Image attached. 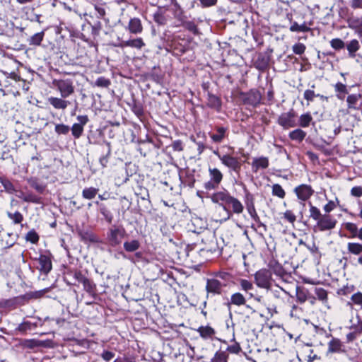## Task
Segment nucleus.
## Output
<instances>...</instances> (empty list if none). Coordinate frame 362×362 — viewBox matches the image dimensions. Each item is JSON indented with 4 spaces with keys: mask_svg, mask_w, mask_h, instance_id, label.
Here are the masks:
<instances>
[{
    "mask_svg": "<svg viewBox=\"0 0 362 362\" xmlns=\"http://www.w3.org/2000/svg\"><path fill=\"white\" fill-rule=\"evenodd\" d=\"M52 84L59 92L62 98H66L74 93V86L71 79H55Z\"/></svg>",
    "mask_w": 362,
    "mask_h": 362,
    "instance_id": "f257e3e1",
    "label": "nucleus"
},
{
    "mask_svg": "<svg viewBox=\"0 0 362 362\" xmlns=\"http://www.w3.org/2000/svg\"><path fill=\"white\" fill-rule=\"evenodd\" d=\"M215 154L218 156L223 165L234 171L237 175H239L241 169V163L238 158L230 154L221 155L218 152H215Z\"/></svg>",
    "mask_w": 362,
    "mask_h": 362,
    "instance_id": "f03ea898",
    "label": "nucleus"
},
{
    "mask_svg": "<svg viewBox=\"0 0 362 362\" xmlns=\"http://www.w3.org/2000/svg\"><path fill=\"white\" fill-rule=\"evenodd\" d=\"M256 285L262 288L269 289L272 285V273L267 269L257 271L255 275Z\"/></svg>",
    "mask_w": 362,
    "mask_h": 362,
    "instance_id": "7ed1b4c3",
    "label": "nucleus"
},
{
    "mask_svg": "<svg viewBox=\"0 0 362 362\" xmlns=\"http://www.w3.org/2000/svg\"><path fill=\"white\" fill-rule=\"evenodd\" d=\"M337 220L328 214L323 215L315 226L320 231L329 230L335 228Z\"/></svg>",
    "mask_w": 362,
    "mask_h": 362,
    "instance_id": "20e7f679",
    "label": "nucleus"
},
{
    "mask_svg": "<svg viewBox=\"0 0 362 362\" xmlns=\"http://www.w3.org/2000/svg\"><path fill=\"white\" fill-rule=\"evenodd\" d=\"M294 192L300 200L305 202L311 197L314 190L310 185L303 184L296 187L294 189Z\"/></svg>",
    "mask_w": 362,
    "mask_h": 362,
    "instance_id": "39448f33",
    "label": "nucleus"
},
{
    "mask_svg": "<svg viewBox=\"0 0 362 362\" xmlns=\"http://www.w3.org/2000/svg\"><path fill=\"white\" fill-rule=\"evenodd\" d=\"M230 197V194L224 190L212 194L210 198L214 203L220 204L223 206L224 210H226V205H227Z\"/></svg>",
    "mask_w": 362,
    "mask_h": 362,
    "instance_id": "423d86ee",
    "label": "nucleus"
},
{
    "mask_svg": "<svg viewBox=\"0 0 362 362\" xmlns=\"http://www.w3.org/2000/svg\"><path fill=\"white\" fill-rule=\"evenodd\" d=\"M278 123L284 129L293 127L296 125L294 114L292 112L281 114L278 119Z\"/></svg>",
    "mask_w": 362,
    "mask_h": 362,
    "instance_id": "0eeeda50",
    "label": "nucleus"
},
{
    "mask_svg": "<svg viewBox=\"0 0 362 362\" xmlns=\"http://www.w3.org/2000/svg\"><path fill=\"white\" fill-rule=\"evenodd\" d=\"M49 103L57 110H65L70 105L69 100H65L64 98L49 97L47 99Z\"/></svg>",
    "mask_w": 362,
    "mask_h": 362,
    "instance_id": "6e6552de",
    "label": "nucleus"
},
{
    "mask_svg": "<svg viewBox=\"0 0 362 362\" xmlns=\"http://www.w3.org/2000/svg\"><path fill=\"white\" fill-rule=\"evenodd\" d=\"M39 263V269L44 274H48L52 269V262L49 257L40 255L37 259Z\"/></svg>",
    "mask_w": 362,
    "mask_h": 362,
    "instance_id": "1a4fd4ad",
    "label": "nucleus"
},
{
    "mask_svg": "<svg viewBox=\"0 0 362 362\" xmlns=\"http://www.w3.org/2000/svg\"><path fill=\"white\" fill-rule=\"evenodd\" d=\"M251 165L252 171L257 173L259 169H265L269 166V159L264 156L254 158Z\"/></svg>",
    "mask_w": 362,
    "mask_h": 362,
    "instance_id": "9d476101",
    "label": "nucleus"
},
{
    "mask_svg": "<svg viewBox=\"0 0 362 362\" xmlns=\"http://www.w3.org/2000/svg\"><path fill=\"white\" fill-rule=\"evenodd\" d=\"M348 26L354 30L359 36L362 35V17L353 16L348 20Z\"/></svg>",
    "mask_w": 362,
    "mask_h": 362,
    "instance_id": "9b49d317",
    "label": "nucleus"
},
{
    "mask_svg": "<svg viewBox=\"0 0 362 362\" xmlns=\"http://www.w3.org/2000/svg\"><path fill=\"white\" fill-rule=\"evenodd\" d=\"M222 289L221 283L215 279H208L206 284V290L209 293H220Z\"/></svg>",
    "mask_w": 362,
    "mask_h": 362,
    "instance_id": "f8f14e48",
    "label": "nucleus"
},
{
    "mask_svg": "<svg viewBox=\"0 0 362 362\" xmlns=\"http://www.w3.org/2000/svg\"><path fill=\"white\" fill-rule=\"evenodd\" d=\"M197 332L204 339H212L216 334V331L210 326H201Z\"/></svg>",
    "mask_w": 362,
    "mask_h": 362,
    "instance_id": "ddd939ff",
    "label": "nucleus"
},
{
    "mask_svg": "<svg viewBox=\"0 0 362 362\" xmlns=\"http://www.w3.org/2000/svg\"><path fill=\"white\" fill-rule=\"evenodd\" d=\"M128 29L131 33H141L142 32L143 28L140 19L138 18H132L129 21Z\"/></svg>",
    "mask_w": 362,
    "mask_h": 362,
    "instance_id": "4468645a",
    "label": "nucleus"
},
{
    "mask_svg": "<svg viewBox=\"0 0 362 362\" xmlns=\"http://www.w3.org/2000/svg\"><path fill=\"white\" fill-rule=\"evenodd\" d=\"M350 328L356 332L362 333V313H356L355 317L350 319Z\"/></svg>",
    "mask_w": 362,
    "mask_h": 362,
    "instance_id": "2eb2a0df",
    "label": "nucleus"
},
{
    "mask_svg": "<svg viewBox=\"0 0 362 362\" xmlns=\"http://www.w3.org/2000/svg\"><path fill=\"white\" fill-rule=\"evenodd\" d=\"M144 46H145V43L144 42L143 40L140 37L134 40L123 41L120 45V47H131L136 49H141Z\"/></svg>",
    "mask_w": 362,
    "mask_h": 362,
    "instance_id": "dca6fc26",
    "label": "nucleus"
},
{
    "mask_svg": "<svg viewBox=\"0 0 362 362\" xmlns=\"http://www.w3.org/2000/svg\"><path fill=\"white\" fill-rule=\"evenodd\" d=\"M336 96L338 99L343 100L345 95L348 93V89L345 84L338 82L334 85Z\"/></svg>",
    "mask_w": 362,
    "mask_h": 362,
    "instance_id": "f3484780",
    "label": "nucleus"
},
{
    "mask_svg": "<svg viewBox=\"0 0 362 362\" xmlns=\"http://www.w3.org/2000/svg\"><path fill=\"white\" fill-rule=\"evenodd\" d=\"M227 205L232 207L233 211L235 214H240L243 211V206L241 202L233 197H230Z\"/></svg>",
    "mask_w": 362,
    "mask_h": 362,
    "instance_id": "a211bd4d",
    "label": "nucleus"
},
{
    "mask_svg": "<svg viewBox=\"0 0 362 362\" xmlns=\"http://www.w3.org/2000/svg\"><path fill=\"white\" fill-rule=\"evenodd\" d=\"M341 342L338 339H332L328 343L327 354L329 353H338L341 351Z\"/></svg>",
    "mask_w": 362,
    "mask_h": 362,
    "instance_id": "6ab92c4d",
    "label": "nucleus"
},
{
    "mask_svg": "<svg viewBox=\"0 0 362 362\" xmlns=\"http://www.w3.org/2000/svg\"><path fill=\"white\" fill-rule=\"evenodd\" d=\"M347 250L351 254L358 255L362 253V244L349 242L347 243Z\"/></svg>",
    "mask_w": 362,
    "mask_h": 362,
    "instance_id": "aec40b11",
    "label": "nucleus"
},
{
    "mask_svg": "<svg viewBox=\"0 0 362 362\" xmlns=\"http://www.w3.org/2000/svg\"><path fill=\"white\" fill-rule=\"evenodd\" d=\"M209 171L211 180L219 185L223 179L222 173L218 168H209Z\"/></svg>",
    "mask_w": 362,
    "mask_h": 362,
    "instance_id": "412c9836",
    "label": "nucleus"
},
{
    "mask_svg": "<svg viewBox=\"0 0 362 362\" xmlns=\"http://www.w3.org/2000/svg\"><path fill=\"white\" fill-rule=\"evenodd\" d=\"M239 282L241 289L248 293L250 298H253L254 294L249 292L254 288L252 283L247 279H240Z\"/></svg>",
    "mask_w": 362,
    "mask_h": 362,
    "instance_id": "4be33fe9",
    "label": "nucleus"
},
{
    "mask_svg": "<svg viewBox=\"0 0 362 362\" xmlns=\"http://www.w3.org/2000/svg\"><path fill=\"white\" fill-rule=\"evenodd\" d=\"M230 302L233 305L240 306L245 304L246 299L242 293H235L231 296Z\"/></svg>",
    "mask_w": 362,
    "mask_h": 362,
    "instance_id": "5701e85b",
    "label": "nucleus"
},
{
    "mask_svg": "<svg viewBox=\"0 0 362 362\" xmlns=\"http://www.w3.org/2000/svg\"><path fill=\"white\" fill-rule=\"evenodd\" d=\"M122 236V232L119 228L111 229L110 240L112 245H117L120 243L119 237Z\"/></svg>",
    "mask_w": 362,
    "mask_h": 362,
    "instance_id": "b1692460",
    "label": "nucleus"
},
{
    "mask_svg": "<svg viewBox=\"0 0 362 362\" xmlns=\"http://www.w3.org/2000/svg\"><path fill=\"white\" fill-rule=\"evenodd\" d=\"M140 243L136 240H132L131 241H127L124 243V248L127 252H134L139 249Z\"/></svg>",
    "mask_w": 362,
    "mask_h": 362,
    "instance_id": "393cba45",
    "label": "nucleus"
},
{
    "mask_svg": "<svg viewBox=\"0 0 362 362\" xmlns=\"http://www.w3.org/2000/svg\"><path fill=\"white\" fill-rule=\"evenodd\" d=\"M98 192V189L95 187L85 188L82 192V196L86 199H92L96 196Z\"/></svg>",
    "mask_w": 362,
    "mask_h": 362,
    "instance_id": "a878e982",
    "label": "nucleus"
},
{
    "mask_svg": "<svg viewBox=\"0 0 362 362\" xmlns=\"http://www.w3.org/2000/svg\"><path fill=\"white\" fill-rule=\"evenodd\" d=\"M296 298L300 303H305L308 299V291L304 288H296Z\"/></svg>",
    "mask_w": 362,
    "mask_h": 362,
    "instance_id": "bb28decb",
    "label": "nucleus"
},
{
    "mask_svg": "<svg viewBox=\"0 0 362 362\" xmlns=\"http://www.w3.org/2000/svg\"><path fill=\"white\" fill-rule=\"evenodd\" d=\"M361 98L360 94H351L348 95L346 98L348 108L349 109H356V105L358 103V100Z\"/></svg>",
    "mask_w": 362,
    "mask_h": 362,
    "instance_id": "cd10ccee",
    "label": "nucleus"
},
{
    "mask_svg": "<svg viewBox=\"0 0 362 362\" xmlns=\"http://www.w3.org/2000/svg\"><path fill=\"white\" fill-rule=\"evenodd\" d=\"M346 47L349 51V56L354 57L355 56V52L358 51L360 47L359 42L357 40H352L346 45Z\"/></svg>",
    "mask_w": 362,
    "mask_h": 362,
    "instance_id": "c85d7f7f",
    "label": "nucleus"
},
{
    "mask_svg": "<svg viewBox=\"0 0 362 362\" xmlns=\"http://www.w3.org/2000/svg\"><path fill=\"white\" fill-rule=\"evenodd\" d=\"M305 135L306 134L305 132L300 129H297L290 132L289 137L292 140L301 141L304 139Z\"/></svg>",
    "mask_w": 362,
    "mask_h": 362,
    "instance_id": "c756f323",
    "label": "nucleus"
},
{
    "mask_svg": "<svg viewBox=\"0 0 362 362\" xmlns=\"http://www.w3.org/2000/svg\"><path fill=\"white\" fill-rule=\"evenodd\" d=\"M226 129L224 127H218L216 134L211 135V138L215 142H221L225 137Z\"/></svg>",
    "mask_w": 362,
    "mask_h": 362,
    "instance_id": "7c9ffc66",
    "label": "nucleus"
},
{
    "mask_svg": "<svg viewBox=\"0 0 362 362\" xmlns=\"http://www.w3.org/2000/svg\"><path fill=\"white\" fill-rule=\"evenodd\" d=\"M310 206V217L315 221H318L320 218L323 216L322 215L320 211L315 206H313L310 202L309 203Z\"/></svg>",
    "mask_w": 362,
    "mask_h": 362,
    "instance_id": "2f4dec72",
    "label": "nucleus"
},
{
    "mask_svg": "<svg viewBox=\"0 0 362 362\" xmlns=\"http://www.w3.org/2000/svg\"><path fill=\"white\" fill-rule=\"evenodd\" d=\"M344 227L351 233L350 238H356L358 227L355 223L347 222L344 224Z\"/></svg>",
    "mask_w": 362,
    "mask_h": 362,
    "instance_id": "473e14b6",
    "label": "nucleus"
},
{
    "mask_svg": "<svg viewBox=\"0 0 362 362\" xmlns=\"http://www.w3.org/2000/svg\"><path fill=\"white\" fill-rule=\"evenodd\" d=\"M310 29L305 23L299 25L298 23L294 22L290 27L291 32H308Z\"/></svg>",
    "mask_w": 362,
    "mask_h": 362,
    "instance_id": "72a5a7b5",
    "label": "nucleus"
},
{
    "mask_svg": "<svg viewBox=\"0 0 362 362\" xmlns=\"http://www.w3.org/2000/svg\"><path fill=\"white\" fill-rule=\"evenodd\" d=\"M272 194L281 199H284L285 197L286 192L280 185L274 184L272 186Z\"/></svg>",
    "mask_w": 362,
    "mask_h": 362,
    "instance_id": "f704fd0d",
    "label": "nucleus"
},
{
    "mask_svg": "<svg viewBox=\"0 0 362 362\" xmlns=\"http://www.w3.org/2000/svg\"><path fill=\"white\" fill-rule=\"evenodd\" d=\"M44 37V33H37L33 35L29 40L30 45H40Z\"/></svg>",
    "mask_w": 362,
    "mask_h": 362,
    "instance_id": "c9c22d12",
    "label": "nucleus"
},
{
    "mask_svg": "<svg viewBox=\"0 0 362 362\" xmlns=\"http://www.w3.org/2000/svg\"><path fill=\"white\" fill-rule=\"evenodd\" d=\"M7 215L9 217V218L13 221V223L15 224L21 223L23 220V215L18 211H16L14 213L8 212Z\"/></svg>",
    "mask_w": 362,
    "mask_h": 362,
    "instance_id": "e433bc0d",
    "label": "nucleus"
},
{
    "mask_svg": "<svg viewBox=\"0 0 362 362\" xmlns=\"http://www.w3.org/2000/svg\"><path fill=\"white\" fill-rule=\"evenodd\" d=\"M71 132L75 138H79L83 132V127L78 123H75L71 127Z\"/></svg>",
    "mask_w": 362,
    "mask_h": 362,
    "instance_id": "4c0bfd02",
    "label": "nucleus"
},
{
    "mask_svg": "<svg viewBox=\"0 0 362 362\" xmlns=\"http://www.w3.org/2000/svg\"><path fill=\"white\" fill-rule=\"evenodd\" d=\"M312 120V117L309 113L302 115L300 117V125L302 127H307L309 126Z\"/></svg>",
    "mask_w": 362,
    "mask_h": 362,
    "instance_id": "58836bf2",
    "label": "nucleus"
},
{
    "mask_svg": "<svg viewBox=\"0 0 362 362\" xmlns=\"http://www.w3.org/2000/svg\"><path fill=\"white\" fill-rule=\"evenodd\" d=\"M212 362H227V356L225 352H217L212 359Z\"/></svg>",
    "mask_w": 362,
    "mask_h": 362,
    "instance_id": "ea45409f",
    "label": "nucleus"
},
{
    "mask_svg": "<svg viewBox=\"0 0 362 362\" xmlns=\"http://www.w3.org/2000/svg\"><path fill=\"white\" fill-rule=\"evenodd\" d=\"M305 49H306V47L303 43H296L292 47L293 52L296 54H303L305 50Z\"/></svg>",
    "mask_w": 362,
    "mask_h": 362,
    "instance_id": "a19ab883",
    "label": "nucleus"
},
{
    "mask_svg": "<svg viewBox=\"0 0 362 362\" xmlns=\"http://www.w3.org/2000/svg\"><path fill=\"white\" fill-rule=\"evenodd\" d=\"M351 301L362 308V293L361 292H357L354 294H353L351 297Z\"/></svg>",
    "mask_w": 362,
    "mask_h": 362,
    "instance_id": "79ce46f5",
    "label": "nucleus"
},
{
    "mask_svg": "<svg viewBox=\"0 0 362 362\" xmlns=\"http://www.w3.org/2000/svg\"><path fill=\"white\" fill-rule=\"evenodd\" d=\"M55 132L59 134H66L69 132V127L63 124H59L55 126Z\"/></svg>",
    "mask_w": 362,
    "mask_h": 362,
    "instance_id": "37998d69",
    "label": "nucleus"
},
{
    "mask_svg": "<svg viewBox=\"0 0 362 362\" xmlns=\"http://www.w3.org/2000/svg\"><path fill=\"white\" fill-rule=\"evenodd\" d=\"M315 97H320L321 98H323V95L320 94H315V92L312 90H306L304 92V98L308 101H313Z\"/></svg>",
    "mask_w": 362,
    "mask_h": 362,
    "instance_id": "c03bdc74",
    "label": "nucleus"
},
{
    "mask_svg": "<svg viewBox=\"0 0 362 362\" xmlns=\"http://www.w3.org/2000/svg\"><path fill=\"white\" fill-rule=\"evenodd\" d=\"M95 84L98 87L107 88L110 84V81L105 77H99Z\"/></svg>",
    "mask_w": 362,
    "mask_h": 362,
    "instance_id": "a18cd8bd",
    "label": "nucleus"
},
{
    "mask_svg": "<svg viewBox=\"0 0 362 362\" xmlns=\"http://www.w3.org/2000/svg\"><path fill=\"white\" fill-rule=\"evenodd\" d=\"M331 47L335 49H339L344 47V42L339 38H335L330 42Z\"/></svg>",
    "mask_w": 362,
    "mask_h": 362,
    "instance_id": "49530a36",
    "label": "nucleus"
},
{
    "mask_svg": "<svg viewBox=\"0 0 362 362\" xmlns=\"http://www.w3.org/2000/svg\"><path fill=\"white\" fill-rule=\"evenodd\" d=\"M247 209L249 214L254 220L256 221L259 218L253 203L248 204L247 205Z\"/></svg>",
    "mask_w": 362,
    "mask_h": 362,
    "instance_id": "de8ad7c7",
    "label": "nucleus"
},
{
    "mask_svg": "<svg viewBox=\"0 0 362 362\" xmlns=\"http://www.w3.org/2000/svg\"><path fill=\"white\" fill-rule=\"evenodd\" d=\"M284 217L291 223H293L296 220V216L290 210H287L285 211V213L284 214Z\"/></svg>",
    "mask_w": 362,
    "mask_h": 362,
    "instance_id": "09e8293b",
    "label": "nucleus"
},
{
    "mask_svg": "<svg viewBox=\"0 0 362 362\" xmlns=\"http://www.w3.org/2000/svg\"><path fill=\"white\" fill-rule=\"evenodd\" d=\"M315 294L320 300H325L327 298V294L326 291L322 288H316L315 289Z\"/></svg>",
    "mask_w": 362,
    "mask_h": 362,
    "instance_id": "8fccbe9b",
    "label": "nucleus"
},
{
    "mask_svg": "<svg viewBox=\"0 0 362 362\" xmlns=\"http://www.w3.org/2000/svg\"><path fill=\"white\" fill-rule=\"evenodd\" d=\"M26 239L32 243H35L38 241L39 237L35 232L30 231L26 235Z\"/></svg>",
    "mask_w": 362,
    "mask_h": 362,
    "instance_id": "3c124183",
    "label": "nucleus"
},
{
    "mask_svg": "<svg viewBox=\"0 0 362 362\" xmlns=\"http://www.w3.org/2000/svg\"><path fill=\"white\" fill-rule=\"evenodd\" d=\"M24 201L26 202H33L36 204H39L40 202V198L33 194H26Z\"/></svg>",
    "mask_w": 362,
    "mask_h": 362,
    "instance_id": "603ef678",
    "label": "nucleus"
},
{
    "mask_svg": "<svg viewBox=\"0 0 362 362\" xmlns=\"http://www.w3.org/2000/svg\"><path fill=\"white\" fill-rule=\"evenodd\" d=\"M1 183H2L4 189L8 192L13 193V192L16 191L13 184L10 181H8V180H4V181H1Z\"/></svg>",
    "mask_w": 362,
    "mask_h": 362,
    "instance_id": "864d4df0",
    "label": "nucleus"
},
{
    "mask_svg": "<svg viewBox=\"0 0 362 362\" xmlns=\"http://www.w3.org/2000/svg\"><path fill=\"white\" fill-rule=\"evenodd\" d=\"M349 4L353 9H362V0H349Z\"/></svg>",
    "mask_w": 362,
    "mask_h": 362,
    "instance_id": "5fc2aeb1",
    "label": "nucleus"
},
{
    "mask_svg": "<svg viewBox=\"0 0 362 362\" xmlns=\"http://www.w3.org/2000/svg\"><path fill=\"white\" fill-rule=\"evenodd\" d=\"M351 194L356 197H360L362 196V187L356 186L354 187L351 189Z\"/></svg>",
    "mask_w": 362,
    "mask_h": 362,
    "instance_id": "6e6d98bb",
    "label": "nucleus"
},
{
    "mask_svg": "<svg viewBox=\"0 0 362 362\" xmlns=\"http://www.w3.org/2000/svg\"><path fill=\"white\" fill-rule=\"evenodd\" d=\"M115 356V354L113 352L109 351H104L101 354L102 358L105 361H109L112 359Z\"/></svg>",
    "mask_w": 362,
    "mask_h": 362,
    "instance_id": "4d7b16f0",
    "label": "nucleus"
},
{
    "mask_svg": "<svg viewBox=\"0 0 362 362\" xmlns=\"http://www.w3.org/2000/svg\"><path fill=\"white\" fill-rule=\"evenodd\" d=\"M337 206V204L334 201H329L326 205L324 206V211L326 213H329L332 210H334Z\"/></svg>",
    "mask_w": 362,
    "mask_h": 362,
    "instance_id": "13d9d810",
    "label": "nucleus"
},
{
    "mask_svg": "<svg viewBox=\"0 0 362 362\" xmlns=\"http://www.w3.org/2000/svg\"><path fill=\"white\" fill-rule=\"evenodd\" d=\"M203 7H211L215 6L218 0H199Z\"/></svg>",
    "mask_w": 362,
    "mask_h": 362,
    "instance_id": "bf43d9fd",
    "label": "nucleus"
},
{
    "mask_svg": "<svg viewBox=\"0 0 362 362\" xmlns=\"http://www.w3.org/2000/svg\"><path fill=\"white\" fill-rule=\"evenodd\" d=\"M218 185L217 183L211 180L204 184V188L207 190H211V189L216 188L218 187Z\"/></svg>",
    "mask_w": 362,
    "mask_h": 362,
    "instance_id": "052dcab7",
    "label": "nucleus"
},
{
    "mask_svg": "<svg viewBox=\"0 0 362 362\" xmlns=\"http://www.w3.org/2000/svg\"><path fill=\"white\" fill-rule=\"evenodd\" d=\"M173 148L175 151H181L183 149L182 144L180 141H175L173 144Z\"/></svg>",
    "mask_w": 362,
    "mask_h": 362,
    "instance_id": "680f3d73",
    "label": "nucleus"
},
{
    "mask_svg": "<svg viewBox=\"0 0 362 362\" xmlns=\"http://www.w3.org/2000/svg\"><path fill=\"white\" fill-rule=\"evenodd\" d=\"M77 120L80 122L79 124L83 127L88 122V118L86 115H79L77 117Z\"/></svg>",
    "mask_w": 362,
    "mask_h": 362,
    "instance_id": "e2e57ef3",
    "label": "nucleus"
},
{
    "mask_svg": "<svg viewBox=\"0 0 362 362\" xmlns=\"http://www.w3.org/2000/svg\"><path fill=\"white\" fill-rule=\"evenodd\" d=\"M74 276L79 283H81L82 281H86V279H87L81 272H76Z\"/></svg>",
    "mask_w": 362,
    "mask_h": 362,
    "instance_id": "0e129e2a",
    "label": "nucleus"
},
{
    "mask_svg": "<svg viewBox=\"0 0 362 362\" xmlns=\"http://www.w3.org/2000/svg\"><path fill=\"white\" fill-rule=\"evenodd\" d=\"M95 8L98 12L99 17H103L105 14V11L103 8L95 6Z\"/></svg>",
    "mask_w": 362,
    "mask_h": 362,
    "instance_id": "69168bd1",
    "label": "nucleus"
},
{
    "mask_svg": "<svg viewBox=\"0 0 362 362\" xmlns=\"http://www.w3.org/2000/svg\"><path fill=\"white\" fill-rule=\"evenodd\" d=\"M81 284H83L86 290L90 291L91 289V284L88 279H86V281H82Z\"/></svg>",
    "mask_w": 362,
    "mask_h": 362,
    "instance_id": "338daca9",
    "label": "nucleus"
},
{
    "mask_svg": "<svg viewBox=\"0 0 362 362\" xmlns=\"http://www.w3.org/2000/svg\"><path fill=\"white\" fill-rule=\"evenodd\" d=\"M356 238L362 240V227L360 229H358Z\"/></svg>",
    "mask_w": 362,
    "mask_h": 362,
    "instance_id": "774afa93",
    "label": "nucleus"
}]
</instances>
